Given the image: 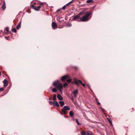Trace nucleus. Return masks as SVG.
Here are the masks:
<instances>
[{"instance_id": "nucleus-1", "label": "nucleus", "mask_w": 135, "mask_h": 135, "mask_svg": "<svg viewBox=\"0 0 135 135\" xmlns=\"http://www.w3.org/2000/svg\"><path fill=\"white\" fill-rule=\"evenodd\" d=\"M91 13L90 12H88L86 14L80 18V21L85 22L89 21V16L91 15Z\"/></svg>"}, {"instance_id": "nucleus-2", "label": "nucleus", "mask_w": 135, "mask_h": 135, "mask_svg": "<svg viewBox=\"0 0 135 135\" xmlns=\"http://www.w3.org/2000/svg\"><path fill=\"white\" fill-rule=\"evenodd\" d=\"M59 81L58 80H56L53 83V85L55 87L57 88L60 89L62 88V84L61 83L59 82Z\"/></svg>"}, {"instance_id": "nucleus-3", "label": "nucleus", "mask_w": 135, "mask_h": 135, "mask_svg": "<svg viewBox=\"0 0 135 135\" xmlns=\"http://www.w3.org/2000/svg\"><path fill=\"white\" fill-rule=\"evenodd\" d=\"M70 109V107L68 106H66L64 107L62 109V111L64 114H65L66 113V110H69Z\"/></svg>"}, {"instance_id": "nucleus-4", "label": "nucleus", "mask_w": 135, "mask_h": 135, "mask_svg": "<svg viewBox=\"0 0 135 135\" xmlns=\"http://www.w3.org/2000/svg\"><path fill=\"white\" fill-rule=\"evenodd\" d=\"M72 93L74 95V97L76 98L77 97V94L78 93V90L77 89H74Z\"/></svg>"}, {"instance_id": "nucleus-5", "label": "nucleus", "mask_w": 135, "mask_h": 135, "mask_svg": "<svg viewBox=\"0 0 135 135\" xmlns=\"http://www.w3.org/2000/svg\"><path fill=\"white\" fill-rule=\"evenodd\" d=\"M75 83L77 85H78V83H80L83 86H85V85L84 84L82 83L81 81L80 80H75Z\"/></svg>"}, {"instance_id": "nucleus-6", "label": "nucleus", "mask_w": 135, "mask_h": 135, "mask_svg": "<svg viewBox=\"0 0 135 135\" xmlns=\"http://www.w3.org/2000/svg\"><path fill=\"white\" fill-rule=\"evenodd\" d=\"M81 135H92V133L91 132H81Z\"/></svg>"}, {"instance_id": "nucleus-7", "label": "nucleus", "mask_w": 135, "mask_h": 135, "mask_svg": "<svg viewBox=\"0 0 135 135\" xmlns=\"http://www.w3.org/2000/svg\"><path fill=\"white\" fill-rule=\"evenodd\" d=\"M68 75H65L62 76L61 79V80L63 81H65V80L68 78Z\"/></svg>"}, {"instance_id": "nucleus-8", "label": "nucleus", "mask_w": 135, "mask_h": 135, "mask_svg": "<svg viewBox=\"0 0 135 135\" xmlns=\"http://www.w3.org/2000/svg\"><path fill=\"white\" fill-rule=\"evenodd\" d=\"M3 83L4 84V87H6L7 85L8 84V82L6 79L4 80Z\"/></svg>"}, {"instance_id": "nucleus-9", "label": "nucleus", "mask_w": 135, "mask_h": 135, "mask_svg": "<svg viewBox=\"0 0 135 135\" xmlns=\"http://www.w3.org/2000/svg\"><path fill=\"white\" fill-rule=\"evenodd\" d=\"M53 105L57 107H59V106L58 103L56 101H54V102Z\"/></svg>"}, {"instance_id": "nucleus-10", "label": "nucleus", "mask_w": 135, "mask_h": 135, "mask_svg": "<svg viewBox=\"0 0 135 135\" xmlns=\"http://www.w3.org/2000/svg\"><path fill=\"white\" fill-rule=\"evenodd\" d=\"M52 27L54 29L57 27V25L56 23L54 22H53L52 23Z\"/></svg>"}, {"instance_id": "nucleus-11", "label": "nucleus", "mask_w": 135, "mask_h": 135, "mask_svg": "<svg viewBox=\"0 0 135 135\" xmlns=\"http://www.w3.org/2000/svg\"><path fill=\"white\" fill-rule=\"evenodd\" d=\"M57 98L59 100H61L63 99L62 97H61V95L60 94H58L57 95Z\"/></svg>"}, {"instance_id": "nucleus-12", "label": "nucleus", "mask_w": 135, "mask_h": 135, "mask_svg": "<svg viewBox=\"0 0 135 135\" xmlns=\"http://www.w3.org/2000/svg\"><path fill=\"white\" fill-rule=\"evenodd\" d=\"M2 8L3 10H4L6 8V7L5 6V3L4 1L3 3V5L2 6Z\"/></svg>"}, {"instance_id": "nucleus-13", "label": "nucleus", "mask_w": 135, "mask_h": 135, "mask_svg": "<svg viewBox=\"0 0 135 135\" xmlns=\"http://www.w3.org/2000/svg\"><path fill=\"white\" fill-rule=\"evenodd\" d=\"M5 32L6 33H8L9 32V28L8 27H7L5 28L4 30Z\"/></svg>"}, {"instance_id": "nucleus-14", "label": "nucleus", "mask_w": 135, "mask_h": 135, "mask_svg": "<svg viewBox=\"0 0 135 135\" xmlns=\"http://www.w3.org/2000/svg\"><path fill=\"white\" fill-rule=\"evenodd\" d=\"M80 17L79 16V15H76L73 18V20H75V19H76L79 18Z\"/></svg>"}, {"instance_id": "nucleus-15", "label": "nucleus", "mask_w": 135, "mask_h": 135, "mask_svg": "<svg viewBox=\"0 0 135 135\" xmlns=\"http://www.w3.org/2000/svg\"><path fill=\"white\" fill-rule=\"evenodd\" d=\"M21 21H20V23L18 25L16 26V29L17 30L19 29L20 27Z\"/></svg>"}, {"instance_id": "nucleus-16", "label": "nucleus", "mask_w": 135, "mask_h": 135, "mask_svg": "<svg viewBox=\"0 0 135 135\" xmlns=\"http://www.w3.org/2000/svg\"><path fill=\"white\" fill-rule=\"evenodd\" d=\"M59 103L60 104L61 107H62L64 105V103L63 101H60Z\"/></svg>"}, {"instance_id": "nucleus-17", "label": "nucleus", "mask_w": 135, "mask_h": 135, "mask_svg": "<svg viewBox=\"0 0 135 135\" xmlns=\"http://www.w3.org/2000/svg\"><path fill=\"white\" fill-rule=\"evenodd\" d=\"M56 94H54V96L53 97V100L54 101H54H55V100H56Z\"/></svg>"}, {"instance_id": "nucleus-18", "label": "nucleus", "mask_w": 135, "mask_h": 135, "mask_svg": "<svg viewBox=\"0 0 135 135\" xmlns=\"http://www.w3.org/2000/svg\"><path fill=\"white\" fill-rule=\"evenodd\" d=\"M69 115L71 116L72 117L74 115V114L73 112L71 111L69 112Z\"/></svg>"}, {"instance_id": "nucleus-19", "label": "nucleus", "mask_w": 135, "mask_h": 135, "mask_svg": "<svg viewBox=\"0 0 135 135\" xmlns=\"http://www.w3.org/2000/svg\"><path fill=\"white\" fill-rule=\"evenodd\" d=\"M52 91L53 92H56L57 91V90L56 89V88H53L52 89Z\"/></svg>"}, {"instance_id": "nucleus-20", "label": "nucleus", "mask_w": 135, "mask_h": 135, "mask_svg": "<svg viewBox=\"0 0 135 135\" xmlns=\"http://www.w3.org/2000/svg\"><path fill=\"white\" fill-rule=\"evenodd\" d=\"M93 1V0H88L86 1V3H90Z\"/></svg>"}, {"instance_id": "nucleus-21", "label": "nucleus", "mask_w": 135, "mask_h": 135, "mask_svg": "<svg viewBox=\"0 0 135 135\" xmlns=\"http://www.w3.org/2000/svg\"><path fill=\"white\" fill-rule=\"evenodd\" d=\"M76 123L78 125H80L81 124V123H80L79 122L78 119H76Z\"/></svg>"}, {"instance_id": "nucleus-22", "label": "nucleus", "mask_w": 135, "mask_h": 135, "mask_svg": "<svg viewBox=\"0 0 135 135\" xmlns=\"http://www.w3.org/2000/svg\"><path fill=\"white\" fill-rule=\"evenodd\" d=\"M32 7L33 8V9H35V10L38 11V9H36V7H35L34 6L32 5Z\"/></svg>"}, {"instance_id": "nucleus-23", "label": "nucleus", "mask_w": 135, "mask_h": 135, "mask_svg": "<svg viewBox=\"0 0 135 135\" xmlns=\"http://www.w3.org/2000/svg\"><path fill=\"white\" fill-rule=\"evenodd\" d=\"M107 119L109 122H110V123L112 124V122L111 121V120L110 119V118H107Z\"/></svg>"}, {"instance_id": "nucleus-24", "label": "nucleus", "mask_w": 135, "mask_h": 135, "mask_svg": "<svg viewBox=\"0 0 135 135\" xmlns=\"http://www.w3.org/2000/svg\"><path fill=\"white\" fill-rule=\"evenodd\" d=\"M12 31L13 32L16 33V30L15 28H13L12 29Z\"/></svg>"}, {"instance_id": "nucleus-25", "label": "nucleus", "mask_w": 135, "mask_h": 135, "mask_svg": "<svg viewBox=\"0 0 135 135\" xmlns=\"http://www.w3.org/2000/svg\"><path fill=\"white\" fill-rule=\"evenodd\" d=\"M63 88H61L60 89V88L59 89V90L60 91V92L61 93H62V89H63Z\"/></svg>"}, {"instance_id": "nucleus-26", "label": "nucleus", "mask_w": 135, "mask_h": 135, "mask_svg": "<svg viewBox=\"0 0 135 135\" xmlns=\"http://www.w3.org/2000/svg\"><path fill=\"white\" fill-rule=\"evenodd\" d=\"M66 6H67V5H65L64 6H63L62 7V9H63V10H64L65 9Z\"/></svg>"}, {"instance_id": "nucleus-27", "label": "nucleus", "mask_w": 135, "mask_h": 135, "mask_svg": "<svg viewBox=\"0 0 135 135\" xmlns=\"http://www.w3.org/2000/svg\"><path fill=\"white\" fill-rule=\"evenodd\" d=\"M71 79H67V82L68 83H70L71 81Z\"/></svg>"}, {"instance_id": "nucleus-28", "label": "nucleus", "mask_w": 135, "mask_h": 135, "mask_svg": "<svg viewBox=\"0 0 135 135\" xmlns=\"http://www.w3.org/2000/svg\"><path fill=\"white\" fill-rule=\"evenodd\" d=\"M68 85V84L67 83H65L64 84V86L65 87L67 86Z\"/></svg>"}, {"instance_id": "nucleus-29", "label": "nucleus", "mask_w": 135, "mask_h": 135, "mask_svg": "<svg viewBox=\"0 0 135 135\" xmlns=\"http://www.w3.org/2000/svg\"><path fill=\"white\" fill-rule=\"evenodd\" d=\"M49 103L51 105H52V104H53V103L52 101H49Z\"/></svg>"}, {"instance_id": "nucleus-30", "label": "nucleus", "mask_w": 135, "mask_h": 135, "mask_svg": "<svg viewBox=\"0 0 135 135\" xmlns=\"http://www.w3.org/2000/svg\"><path fill=\"white\" fill-rule=\"evenodd\" d=\"M72 2H73V1H70L67 4H66V5H67V6H68L69 4H70L72 3Z\"/></svg>"}, {"instance_id": "nucleus-31", "label": "nucleus", "mask_w": 135, "mask_h": 135, "mask_svg": "<svg viewBox=\"0 0 135 135\" xmlns=\"http://www.w3.org/2000/svg\"><path fill=\"white\" fill-rule=\"evenodd\" d=\"M41 8V7L40 6H38L36 7V9H38V11L39 10V9Z\"/></svg>"}, {"instance_id": "nucleus-32", "label": "nucleus", "mask_w": 135, "mask_h": 135, "mask_svg": "<svg viewBox=\"0 0 135 135\" xmlns=\"http://www.w3.org/2000/svg\"><path fill=\"white\" fill-rule=\"evenodd\" d=\"M5 37L6 38L7 40H9V36H7V37L5 36Z\"/></svg>"}, {"instance_id": "nucleus-33", "label": "nucleus", "mask_w": 135, "mask_h": 135, "mask_svg": "<svg viewBox=\"0 0 135 135\" xmlns=\"http://www.w3.org/2000/svg\"><path fill=\"white\" fill-rule=\"evenodd\" d=\"M83 13V12H80L78 15H81Z\"/></svg>"}, {"instance_id": "nucleus-34", "label": "nucleus", "mask_w": 135, "mask_h": 135, "mask_svg": "<svg viewBox=\"0 0 135 135\" xmlns=\"http://www.w3.org/2000/svg\"><path fill=\"white\" fill-rule=\"evenodd\" d=\"M3 88H0V91H2L3 90Z\"/></svg>"}, {"instance_id": "nucleus-35", "label": "nucleus", "mask_w": 135, "mask_h": 135, "mask_svg": "<svg viewBox=\"0 0 135 135\" xmlns=\"http://www.w3.org/2000/svg\"><path fill=\"white\" fill-rule=\"evenodd\" d=\"M44 4V3H40V5H43Z\"/></svg>"}, {"instance_id": "nucleus-36", "label": "nucleus", "mask_w": 135, "mask_h": 135, "mask_svg": "<svg viewBox=\"0 0 135 135\" xmlns=\"http://www.w3.org/2000/svg\"><path fill=\"white\" fill-rule=\"evenodd\" d=\"M71 26V24H68L67 25V26Z\"/></svg>"}, {"instance_id": "nucleus-37", "label": "nucleus", "mask_w": 135, "mask_h": 135, "mask_svg": "<svg viewBox=\"0 0 135 135\" xmlns=\"http://www.w3.org/2000/svg\"><path fill=\"white\" fill-rule=\"evenodd\" d=\"M97 103L98 104V105H100V103L99 102H97Z\"/></svg>"}, {"instance_id": "nucleus-38", "label": "nucleus", "mask_w": 135, "mask_h": 135, "mask_svg": "<svg viewBox=\"0 0 135 135\" xmlns=\"http://www.w3.org/2000/svg\"><path fill=\"white\" fill-rule=\"evenodd\" d=\"M101 108V109L102 110V111H103V112H104V109H103L102 108Z\"/></svg>"}, {"instance_id": "nucleus-39", "label": "nucleus", "mask_w": 135, "mask_h": 135, "mask_svg": "<svg viewBox=\"0 0 135 135\" xmlns=\"http://www.w3.org/2000/svg\"><path fill=\"white\" fill-rule=\"evenodd\" d=\"M59 11H60V10H59V9H58V10H57V11H56V12H59Z\"/></svg>"}, {"instance_id": "nucleus-40", "label": "nucleus", "mask_w": 135, "mask_h": 135, "mask_svg": "<svg viewBox=\"0 0 135 135\" xmlns=\"http://www.w3.org/2000/svg\"><path fill=\"white\" fill-rule=\"evenodd\" d=\"M51 98H49V100H51Z\"/></svg>"}, {"instance_id": "nucleus-41", "label": "nucleus", "mask_w": 135, "mask_h": 135, "mask_svg": "<svg viewBox=\"0 0 135 135\" xmlns=\"http://www.w3.org/2000/svg\"><path fill=\"white\" fill-rule=\"evenodd\" d=\"M1 72H0V75H1Z\"/></svg>"}, {"instance_id": "nucleus-42", "label": "nucleus", "mask_w": 135, "mask_h": 135, "mask_svg": "<svg viewBox=\"0 0 135 135\" xmlns=\"http://www.w3.org/2000/svg\"><path fill=\"white\" fill-rule=\"evenodd\" d=\"M72 100H73V99H72Z\"/></svg>"}]
</instances>
